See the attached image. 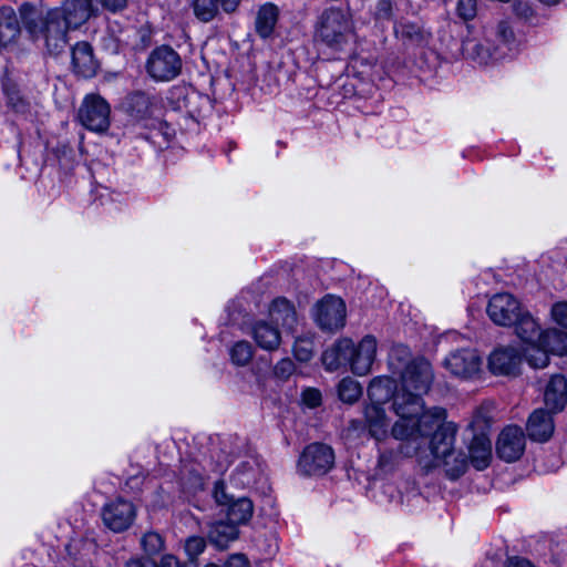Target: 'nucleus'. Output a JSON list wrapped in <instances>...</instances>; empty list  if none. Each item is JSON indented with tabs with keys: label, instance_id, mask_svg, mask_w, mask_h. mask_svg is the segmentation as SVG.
Returning a JSON list of instances; mask_svg holds the SVG:
<instances>
[{
	"label": "nucleus",
	"instance_id": "obj_1",
	"mask_svg": "<svg viewBox=\"0 0 567 567\" xmlns=\"http://www.w3.org/2000/svg\"><path fill=\"white\" fill-rule=\"evenodd\" d=\"M447 411L442 406H432L422 413L419 399L396 402V420L391 431L392 437L399 441H416L430 436L429 449L432 458L427 462L420 460L426 470L443 467L446 476L456 480L467 468V457L463 451L455 449L458 426L446 421Z\"/></svg>",
	"mask_w": 567,
	"mask_h": 567
},
{
	"label": "nucleus",
	"instance_id": "obj_2",
	"mask_svg": "<svg viewBox=\"0 0 567 567\" xmlns=\"http://www.w3.org/2000/svg\"><path fill=\"white\" fill-rule=\"evenodd\" d=\"M389 369L400 378L401 389L394 396L393 412L396 415L398 399L404 401L419 399L422 405V413L426 412L425 403L422 398L426 394L434 381V373L431 363L424 358H412L411 352L405 346H395L389 353Z\"/></svg>",
	"mask_w": 567,
	"mask_h": 567
},
{
	"label": "nucleus",
	"instance_id": "obj_3",
	"mask_svg": "<svg viewBox=\"0 0 567 567\" xmlns=\"http://www.w3.org/2000/svg\"><path fill=\"white\" fill-rule=\"evenodd\" d=\"M23 24L34 40H42L49 52H56L68 42V32L75 30L58 8L37 12L30 4L20 9Z\"/></svg>",
	"mask_w": 567,
	"mask_h": 567
},
{
	"label": "nucleus",
	"instance_id": "obj_4",
	"mask_svg": "<svg viewBox=\"0 0 567 567\" xmlns=\"http://www.w3.org/2000/svg\"><path fill=\"white\" fill-rule=\"evenodd\" d=\"M354 30V22L348 12L330 7L318 14L313 24V39L331 50L342 51L353 39Z\"/></svg>",
	"mask_w": 567,
	"mask_h": 567
},
{
	"label": "nucleus",
	"instance_id": "obj_5",
	"mask_svg": "<svg viewBox=\"0 0 567 567\" xmlns=\"http://www.w3.org/2000/svg\"><path fill=\"white\" fill-rule=\"evenodd\" d=\"M491 35H494L497 39L498 44L496 47L493 49L491 48L489 39H466L463 42L464 54L481 65H486L492 61L504 58L511 50L509 45L514 41L513 30L506 22L502 21L497 24Z\"/></svg>",
	"mask_w": 567,
	"mask_h": 567
},
{
	"label": "nucleus",
	"instance_id": "obj_6",
	"mask_svg": "<svg viewBox=\"0 0 567 567\" xmlns=\"http://www.w3.org/2000/svg\"><path fill=\"white\" fill-rule=\"evenodd\" d=\"M183 68L181 55L169 45H159L151 51L145 63L147 74L156 82L176 79Z\"/></svg>",
	"mask_w": 567,
	"mask_h": 567
},
{
	"label": "nucleus",
	"instance_id": "obj_7",
	"mask_svg": "<svg viewBox=\"0 0 567 567\" xmlns=\"http://www.w3.org/2000/svg\"><path fill=\"white\" fill-rule=\"evenodd\" d=\"M334 464L333 450L323 443H312L305 447L297 468L303 476H321L327 474Z\"/></svg>",
	"mask_w": 567,
	"mask_h": 567
},
{
	"label": "nucleus",
	"instance_id": "obj_8",
	"mask_svg": "<svg viewBox=\"0 0 567 567\" xmlns=\"http://www.w3.org/2000/svg\"><path fill=\"white\" fill-rule=\"evenodd\" d=\"M110 115V104L99 94H87L78 112L80 123L97 133L107 131L111 124Z\"/></svg>",
	"mask_w": 567,
	"mask_h": 567
},
{
	"label": "nucleus",
	"instance_id": "obj_9",
	"mask_svg": "<svg viewBox=\"0 0 567 567\" xmlns=\"http://www.w3.org/2000/svg\"><path fill=\"white\" fill-rule=\"evenodd\" d=\"M482 365L481 355L476 350L470 348L452 351L443 361V367L450 374L462 380L477 378L482 372Z\"/></svg>",
	"mask_w": 567,
	"mask_h": 567
},
{
	"label": "nucleus",
	"instance_id": "obj_10",
	"mask_svg": "<svg viewBox=\"0 0 567 567\" xmlns=\"http://www.w3.org/2000/svg\"><path fill=\"white\" fill-rule=\"evenodd\" d=\"M486 311L495 324L511 327L522 316L524 309L512 293L499 292L491 297Z\"/></svg>",
	"mask_w": 567,
	"mask_h": 567
},
{
	"label": "nucleus",
	"instance_id": "obj_11",
	"mask_svg": "<svg viewBox=\"0 0 567 567\" xmlns=\"http://www.w3.org/2000/svg\"><path fill=\"white\" fill-rule=\"evenodd\" d=\"M135 517L134 504L121 497L106 503L102 508V520L114 533L128 529Z\"/></svg>",
	"mask_w": 567,
	"mask_h": 567
},
{
	"label": "nucleus",
	"instance_id": "obj_12",
	"mask_svg": "<svg viewBox=\"0 0 567 567\" xmlns=\"http://www.w3.org/2000/svg\"><path fill=\"white\" fill-rule=\"evenodd\" d=\"M346 313L344 301L339 297L328 295L317 303L315 318L321 329L334 331L344 326Z\"/></svg>",
	"mask_w": 567,
	"mask_h": 567
},
{
	"label": "nucleus",
	"instance_id": "obj_13",
	"mask_svg": "<svg viewBox=\"0 0 567 567\" xmlns=\"http://www.w3.org/2000/svg\"><path fill=\"white\" fill-rule=\"evenodd\" d=\"M522 354L514 347H499L488 357L487 367L492 374L515 377L519 373Z\"/></svg>",
	"mask_w": 567,
	"mask_h": 567
},
{
	"label": "nucleus",
	"instance_id": "obj_14",
	"mask_svg": "<svg viewBox=\"0 0 567 567\" xmlns=\"http://www.w3.org/2000/svg\"><path fill=\"white\" fill-rule=\"evenodd\" d=\"M525 443V434L519 426H506L496 443L497 455L506 462H515L523 455Z\"/></svg>",
	"mask_w": 567,
	"mask_h": 567
},
{
	"label": "nucleus",
	"instance_id": "obj_15",
	"mask_svg": "<svg viewBox=\"0 0 567 567\" xmlns=\"http://www.w3.org/2000/svg\"><path fill=\"white\" fill-rule=\"evenodd\" d=\"M377 353V339L368 334L358 344L352 342L350 355V369L357 375H365L370 372Z\"/></svg>",
	"mask_w": 567,
	"mask_h": 567
},
{
	"label": "nucleus",
	"instance_id": "obj_16",
	"mask_svg": "<svg viewBox=\"0 0 567 567\" xmlns=\"http://www.w3.org/2000/svg\"><path fill=\"white\" fill-rule=\"evenodd\" d=\"M365 425L370 435L377 441L381 442L392 436L390 426V419L388 417L384 409L379 405H368L364 411Z\"/></svg>",
	"mask_w": 567,
	"mask_h": 567
},
{
	"label": "nucleus",
	"instance_id": "obj_17",
	"mask_svg": "<svg viewBox=\"0 0 567 567\" xmlns=\"http://www.w3.org/2000/svg\"><path fill=\"white\" fill-rule=\"evenodd\" d=\"M352 340L343 338L327 348L322 353V363L328 371H337L341 367H350Z\"/></svg>",
	"mask_w": 567,
	"mask_h": 567
},
{
	"label": "nucleus",
	"instance_id": "obj_18",
	"mask_svg": "<svg viewBox=\"0 0 567 567\" xmlns=\"http://www.w3.org/2000/svg\"><path fill=\"white\" fill-rule=\"evenodd\" d=\"M72 65L76 74L83 78L95 75L99 64L87 42H78L72 49Z\"/></svg>",
	"mask_w": 567,
	"mask_h": 567
},
{
	"label": "nucleus",
	"instance_id": "obj_19",
	"mask_svg": "<svg viewBox=\"0 0 567 567\" xmlns=\"http://www.w3.org/2000/svg\"><path fill=\"white\" fill-rule=\"evenodd\" d=\"M56 8L74 29L84 24L93 14L92 0H63Z\"/></svg>",
	"mask_w": 567,
	"mask_h": 567
},
{
	"label": "nucleus",
	"instance_id": "obj_20",
	"mask_svg": "<svg viewBox=\"0 0 567 567\" xmlns=\"http://www.w3.org/2000/svg\"><path fill=\"white\" fill-rule=\"evenodd\" d=\"M526 429L530 440L547 441L554 433V421L550 412L543 409L535 410L528 419Z\"/></svg>",
	"mask_w": 567,
	"mask_h": 567
},
{
	"label": "nucleus",
	"instance_id": "obj_21",
	"mask_svg": "<svg viewBox=\"0 0 567 567\" xmlns=\"http://www.w3.org/2000/svg\"><path fill=\"white\" fill-rule=\"evenodd\" d=\"M240 0H192L194 16L202 22L212 21L219 8L226 12L236 10Z\"/></svg>",
	"mask_w": 567,
	"mask_h": 567
},
{
	"label": "nucleus",
	"instance_id": "obj_22",
	"mask_svg": "<svg viewBox=\"0 0 567 567\" xmlns=\"http://www.w3.org/2000/svg\"><path fill=\"white\" fill-rule=\"evenodd\" d=\"M544 401L550 412H558L567 403V380L560 374L550 378L544 393Z\"/></svg>",
	"mask_w": 567,
	"mask_h": 567
},
{
	"label": "nucleus",
	"instance_id": "obj_23",
	"mask_svg": "<svg viewBox=\"0 0 567 567\" xmlns=\"http://www.w3.org/2000/svg\"><path fill=\"white\" fill-rule=\"evenodd\" d=\"M396 383L395 381L386 375L374 378L368 388V395L371 401L370 405H379L386 403L392 399V403L394 402V396L398 392H395Z\"/></svg>",
	"mask_w": 567,
	"mask_h": 567
},
{
	"label": "nucleus",
	"instance_id": "obj_24",
	"mask_svg": "<svg viewBox=\"0 0 567 567\" xmlns=\"http://www.w3.org/2000/svg\"><path fill=\"white\" fill-rule=\"evenodd\" d=\"M251 337L257 346L266 351L278 349L281 342L278 328L266 321H258L252 326Z\"/></svg>",
	"mask_w": 567,
	"mask_h": 567
},
{
	"label": "nucleus",
	"instance_id": "obj_25",
	"mask_svg": "<svg viewBox=\"0 0 567 567\" xmlns=\"http://www.w3.org/2000/svg\"><path fill=\"white\" fill-rule=\"evenodd\" d=\"M514 324L517 337L525 342L527 347L538 342L542 343L544 332L540 331L538 322L528 311L524 310Z\"/></svg>",
	"mask_w": 567,
	"mask_h": 567
},
{
	"label": "nucleus",
	"instance_id": "obj_26",
	"mask_svg": "<svg viewBox=\"0 0 567 567\" xmlns=\"http://www.w3.org/2000/svg\"><path fill=\"white\" fill-rule=\"evenodd\" d=\"M394 34L404 43L421 45L425 43L430 34L422 25L409 20H401L394 24Z\"/></svg>",
	"mask_w": 567,
	"mask_h": 567
},
{
	"label": "nucleus",
	"instance_id": "obj_27",
	"mask_svg": "<svg viewBox=\"0 0 567 567\" xmlns=\"http://www.w3.org/2000/svg\"><path fill=\"white\" fill-rule=\"evenodd\" d=\"M272 321L288 330H293L297 323V315L293 306L286 298L275 299L269 308Z\"/></svg>",
	"mask_w": 567,
	"mask_h": 567
},
{
	"label": "nucleus",
	"instance_id": "obj_28",
	"mask_svg": "<svg viewBox=\"0 0 567 567\" xmlns=\"http://www.w3.org/2000/svg\"><path fill=\"white\" fill-rule=\"evenodd\" d=\"M261 467L257 458L249 457L241 461L233 473V481L241 487H250L257 483Z\"/></svg>",
	"mask_w": 567,
	"mask_h": 567
},
{
	"label": "nucleus",
	"instance_id": "obj_29",
	"mask_svg": "<svg viewBox=\"0 0 567 567\" xmlns=\"http://www.w3.org/2000/svg\"><path fill=\"white\" fill-rule=\"evenodd\" d=\"M154 100V96L148 93L142 91L134 92L126 99V111L137 120L146 118L153 112Z\"/></svg>",
	"mask_w": 567,
	"mask_h": 567
},
{
	"label": "nucleus",
	"instance_id": "obj_30",
	"mask_svg": "<svg viewBox=\"0 0 567 567\" xmlns=\"http://www.w3.org/2000/svg\"><path fill=\"white\" fill-rule=\"evenodd\" d=\"M238 537V528L234 523L215 522L208 530V538L218 548H226L228 544Z\"/></svg>",
	"mask_w": 567,
	"mask_h": 567
},
{
	"label": "nucleus",
	"instance_id": "obj_31",
	"mask_svg": "<svg viewBox=\"0 0 567 567\" xmlns=\"http://www.w3.org/2000/svg\"><path fill=\"white\" fill-rule=\"evenodd\" d=\"M20 33L17 14L11 7H0V47L13 41Z\"/></svg>",
	"mask_w": 567,
	"mask_h": 567
},
{
	"label": "nucleus",
	"instance_id": "obj_32",
	"mask_svg": "<svg viewBox=\"0 0 567 567\" xmlns=\"http://www.w3.org/2000/svg\"><path fill=\"white\" fill-rule=\"evenodd\" d=\"M492 456L491 441L483 436H474L470 445V460L476 470H484L488 466Z\"/></svg>",
	"mask_w": 567,
	"mask_h": 567
},
{
	"label": "nucleus",
	"instance_id": "obj_33",
	"mask_svg": "<svg viewBox=\"0 0 567 567\" xmlns=\"http://www.w3.org/2000/svg\"><path fill=\"white\" fill-rule=\"evenodd\" d=\"M279 9L272 3H265L257 12L256 31L261 38H268L278 21Z\"/></svg>",
	"mask_w": 567,
	"mask_h": 567
},
{
	"label": "nucleus",
	"instance_id": "obj_34",
	"mask_svg": "<svg viewBox=\"0 0 567 567\" xmlns=\"http://www.w3.org/2000/svg\"><path fill=\"white\" fill-rule=\"evenodd\" d=\"M252 503L250 499L241 497L236 501H231L226 509L227 522L234 523L238 527L239 524H244L252 516Z\"/></svg>",
	"mask_w": 567,
	"mask_h": 567
},
{
	"label": "nucleus",
	"instance_id": "obj_35",
	"mask_svg": "<svg viewBox=\"0 0 567 567\" xmlns=\"http://www.w3.org/2000/svg\"><path fill=\"white\" fill-rule=\"evenodd\" d=\"M542 344L546 347L550 353L564 355L567 353V332L558 329L544 331Z\"/></svg>",
	"mask_w": 567,
	"mask_h": 567
},
{
	"label": "nucleus",
	"instance_id": "obj_36",
	"mask_svg": "<svg viewBox=\"0 0 567 567\" xmlns=\"http://www.w3.org/2000/svg\"><path fill=\"white\" fill-rule=\"evenodd\" d=\"M524 352L526 361L530 367L536 369L547 367L549 362L548 353L550 352L540 342L526 347Z\"/></svg>",
	"mask_w": 567,
	"mask_h": 567
},
{
	"label": "nucleus",
	"instance_id": "obj_37",
	"mask_svg": "<svg viewBox=\"0 0 567 567\" xmlns=\"http://www.w3.org/2000/svg\"><path fill=\"white\" fill-rule=\"evenodd\" d=\"M338 394L341 401L354 403L362 394V388L358 381L352 378H344L338 385Z\"/></svg>",
	"mask_w": 567,
	"mask_h": 567
},
{
	"label": "nucleus",
	"instance_id": "obj_38",
	"mask_svg": "<svg viewBox=\"0 0 567 567\" xmlns=\"http://www.w3.org/2000/svg\"><path fill=\"white\" fill-rule=\"evenodd\" d=\"M229 354L234 364L243 367L250 362L254 351L251 344L243 340L231 347Z\"/></svg>",
	"mask_w": 567,
	"mask_h": 567
},
{
	"label": "nucleus",
	"instance_id": "obj_39",
	"mask_svg": "<svg viewBox=\"0 0 567 567\" xmlns=\"http://www.w3.org/2000/svg\"><path fill=\"white\" fill-rule=\"evenodd\" d=\"M141 544L146 554L154 555L163 549L164 540L159 534L147 532L143 535Z\"/></svg>",
	"mask_w": 567,
	"mask_h": 567
},
{
	"label": "nucleus",
	"instance_id": "obj_40",
	"mask_svg": "<svg viewBox=\"0 0 567 567\" xmlns=\"http://www.w3.org/2000/svg\"><path fill=\"white\" fill-rule=\"evenodd\" d=\"M185 551L190 560H195L206 548V542L203 537L192 536L185 542Z\"/></svg>",
	"mask_w": 567,
	"mask_h": 567
},
{
	"label": "nucleus",
	"instance_id": "obj_41",
	"mask_svg": "<svg viewBox=\"0 0 567 567\" xmlns=\"http://www.w3.org/2000/svg\"><path fill=\"white\" fill-rule=\"evenodd\" d=\"M456 12L464 21L474 19L477 13L476 0H458Z\"/></svg>",
	"mask_w": 567,
	"mask_h": 567
},
{
	"label": "nucleus",
	"instance_id": "obj_42",
	"mask_svg": "<svg viewBox=\"0 0 567 567\" xmlns=\"http://www.w3.org/2000/svg\"><path fill=\"white\" fill-rule=\"evenodd\" d=\"M293 352L297 360L307 362L312 358V346L307 340L299 339L293 346Z\"/></svg>",
	"mask_w": 567,
	"mask_h": 567
},
{
	"label": "nucleus",
	"instance_id": "obj_43",
	"mask_svg": "<svg viewBox=\"0 0 567 567\" xmlns=\"http://www.w3.org/2000/svg\"><path fill=\"white\" fill-rule=\"evenodd\" d=\"M550 313L557 324L567 329V301H558L554 303Z\"/></svg>",
	"mask_w": 567,
	"mask_h": 567
},
{
	"label": "nucleus",
	"instance_id": "obj_44",
	"mask_svg": "<svg viewBox=\"0 0 567 567\" xmlns=\"http://www.w3.org/2000/svg\"><path fill=\"white\" fill-rule=\"evenodd\" d=\"M401 454V451H382L379 455L378 465L380 468L388 471L396 463Z\"/></svg>",
	"mask_w": 567,
	"mask_h": 567
},
{
	"label": "nucleus",
	"instance_id": "obj_45",
	"mask_svg": "<svg viewBox=\"0 0 567 567\" xmlns=\"http://www.w3.org/2000/svg\"><path fill=\"white\" fill-rule=\"evenodd\" d=\"M274 371L276 377L287 379L293 373L295 363L290 359H282L276 364Z\"/></svg>",
	"mask_w": 567,
	"mask_h": 567
},
{
	"label": "nucleus",
	"instance_id": "obj_46",
	"mask_svg": "<svg viewBox=\"0 0 567 567\" xmlns=\"http://www.w3.org/2000/svg\"><path fill=\"white\" fill-rule=\"evenodd\" d=\"M302 402L309 408H317L321 403V393L317 389H306L302 392Z\"/></svg>",
	"mask_w": 567,
	"mask_h": 567
},
{
	"label": "nucleus",
	"instance_id": "obj_47",
	"mask_svg": "<svg viewBox=\"0 0 567 567\" xmlns=\"http://www.w3.org/2000/svg\"><path fill=\"white\" fill-rule=\"evenodd\" d=\"M513 9L515 14L524 20H530L534 17V10L526 1H515Z\"/></svg>",
	"mask_w": 567,
	"mask_h": 567
},
{
	"label": "nucleus",
	"instance_id": "obj_48",
	"mask_svg": "<svg viewBox=\"0 0 567 567\" xmlns=\"http://www.w3.org/2000/svg\"><path fill=\"white\" fill-rule=\"evenodd\" d=\"M214 497L216 502L223 506H228V504L231 502V499L226 494L225 486L221 482H217L215 484Z\"/></svg>",
	"mask_w": 567,
	"mask_h": 567
},
{
	"label": "nucleus",
	"instance_id": "obj_49",
	"mask_svg": "<svg viewBox=\"0 0 567 567\" xmlns=\"http://www.w3.org/2000/svg\"><path fill=\"white\" fill-rule=\"evenodd\" d=\"M377 16L390 19L392 17V2L390 0H380L377 7Z\"/></svg>",
	"mask_w": 567,
	"mask_h": 567
},
{
	"label": "nucleus",
	"instance_id": "obj_50",
	"mask_svg": "<svg viewBox=\"0 0 567 567\" xmlns=\"http://www.w3.org/2000/svg\"><path fill=\"white\" fill-rule=\"evenodd\" d=\"M125 567H158V564L150 557H140L128 560Z\"/></svg>",
	"mask_w": 567,
	"mask_h": 567
},
{
	"label": "nucleus",
	"instance_id": "obj_51",
	"mask_svg": "<svg viewBox=\"0 0 567 567\" xmlns=\"http://www.w3.org/2000/svg\"><path fill=\"white\" fill-rule=\"evenodd\" d=\"M224 567H249V561L244 555H233L225 563Z\"/></svg>",
	"mask_w": 567,
	"mask_h": 567
},
{
	"label": "nucleus",
	"instance_id": "obj_52",
	"mask_svg": "<svg viewBox=\"0 0 567 567\" xmlns=\"http://www.w3.org/2000/svg\"><path fill=\"white\" fill-rule=\"evenodd\" d=\"M103 6L111 11H117L125 7L126 0H102Z\"/></svg>",
	"mask_w": 567,
	"mask_h": 567
},
{
	"label": "nucleus",
	"instance_id": "obj_53",
	"mask_svg": "<svg viewBox=\"0 0 567 567\" xmlns=\"http://www.w3.org/2000/svg\"><path fill=\"white\" fill-rule=\"evenodd\" d=\"M539 1L546 6H555L559 2V0H539Z\"/></svg>",
	"mask_w": 567,
	"mask_h": 567
},
{
	"label": "nucleus",
	"instance_id": "obj_54",
	"mask_svg": "<svg viewBox=\"0 0 567 567\" xmlns=\"http://www.w3.org/2000/svg\"><path fill=\"white\" fill-rule=\"evenodd\" d=\"M205 567H219V566H217L216 564H208Z\"/></svg>",
	"mask_w": 567,
	"mask_h": 567
},
{
	"label": "nucleus",
	"instance_id": "obj_55",
	"mask_svg": "<svg viewBox=\"0 0 567 567\" xmlns=\"http://www.w3.org/2000/svg\"><path fill=\"white\" fill-rule=\"evenodd\" d=\"M470 427H472L473 430L475 429V423H474V421L470 423Z\"/></svg>",
	"mask_w": 567,
	"mask_h": 567
}]
</instances>
